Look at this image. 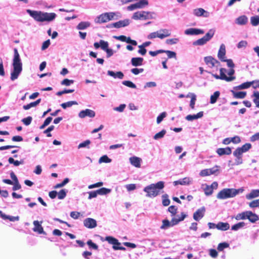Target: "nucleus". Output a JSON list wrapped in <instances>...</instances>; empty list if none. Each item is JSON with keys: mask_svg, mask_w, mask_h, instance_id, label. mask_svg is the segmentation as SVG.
I'll return each instance as SVG.
<instances>
[{"mask_svg": "<svg viewBox=\"0 0 259 259\" xmlns=\"http://www.w3.org/2000/svg\"><path fill=\"white\" fill-rule=\"evenodd\" d=\"M171 34L170 30L167 29H160L159 30L149 33L147 36V38L152 39L156 38H159L161 39H164L169 36Z\"/></svg>", "mask_w": 259, "mask_h": 259, "instance_id": "obj_6", "label": "nucleus"}, {"mask_svg": "<svg viewBox=\"0 0 259 259\" xmlns=\"http://www.w3.org/2000/svg\"><path fill=\"white\" fill-rule=\"evenodd\" d=\"M166 131L165 130H162L160 132L156 134L154 137L153 139L155 140H158L160 139H162L164 137V135L166 134Z\"/></svg>", "mask_w": 259, "mask_h": 259, "instance_id": "obj_44", "label": "nucleus"}, {"mask_svg": "<svg viewBox=\"0 0 259 259\" xmlns=\"http://www.w3.org/2000/svg\"><path fill=\"white\" fill-rule=\"evenodd\" d=\"M87 244L88 245L90 249H93L95 250H97L98 249V246L96 244L93 242L91 240H89L87 241Z\"/></svg>", "mask_w": 259, "mask_h": 259, "instance_id": "obj_60", "label": "nucleus"}, {"mask_svg": "<svg viewBox=\"0 0 259 259\" xmlns=\"http://www.w3.org/2000/svg\"><path fill=\"white\" fill-rule=\"evenodd\" d=\"M14 55L13 59V69L11 72V80L17 79L22 71V63L17 49H14Z\"/></svg>", "mask_w": 259, "mask_h": 259, "instance_id": "obj_1", "label": "nucleus"}, {"mask_svg": "<svg viewBox=\"0 0 259 259\" xmlns=\"http://www.w3.org/2000/svg\"><path fill=\"white\" fill-rule=\"evenodd\" d=\"M130 161L132 165L136 167H140L141 166V159L136 156H133L130 158Z\"/></svg>", "mask_w": 259, "mask_h": 259, "instance_id": "obj_26", "label": "nucleus"}, {"mask_svg": "<svg viewBox=\"0 0 259 259\" xmlns=\"http://www.w3.org/2000/svg\"><path fill=\"white\" fill-rule=\"evenodd\" d=\"M229 246V244L227 242H223L219 244L218 246V250L219 251H223L225 248H226Z\"/></svg>", "mask_w": 259, "mask_h": 259, "instance_id": "obj_55", "label": "nucleus"}, {"mask_svg": "<svg viewBox=\"0 0 259 259\" xmlns=\"http://www.w3.org/2000/svg\"><path fill=\"white\" fill-rule=\"evenodd\" d=\"M204 61L208 67L212 68L216 64H219V62L211 56H207L204 58Z\"/></svg>", "mask_w": 259, "mask_h": 259, "instance_id": "obj_19", "label": "nucleus"}, {"mask_svg": "<svg viewBox=\"0 0 259 259\" xmlns=\"http://www.w3.org/2000/svg\"><path fill=\"white\" fill-rule=\"evenodd\" d=\"M220 75L212 74V75L217 79L224 80L229 82L235 79V76H233L235 73L234 69H230L228 71L226 69L222 68L220 70Z\"/></svg>", "mask_w": 259, "mask_h": 259, "instance_id": "obj_5", "label": "nucleus"}, {"mask_svg": "<svg viewBox=\"0 0 259 259\" xmlns=\"http://www.w3.org/2000/svg\"><path fill=\"white\" fill-rule=\"evenodd\" d=\"M192 182V178L186 177L183 179H180L178 181H174L173 183L175 186H177L178 185H188L191 184Z\"/></svg>", "mask_w": 259, "mask_h": 259, "instance_id": "obj_18", "label": "nucleus"}, {"mask_svg": "<svg viewBox=\"0 0 259 259\" xmlns=\"http://www.w3.org/2000/svg\"><path fill=\"white\" fill-rule=\"evenodd\" d=\"M240 148L244 153H245L251 148V145L250 143H246Z\"/></svg>", "mask_w": 259, "mask_h": 259, "instance_id": "obj_62", "label": "nucleus"}, {"mask_svg": "<svg viewBox=\"0 0 259 259\" xmlns=\"http://www.w3.org/2000/svg\"><path fill=\"white\" fill-rule=\"evenodd\" d=\"M26 12L35 21L40 22L52 21L55 19L57 16L54 13H47L29 9L27 10Z\"/></svg>", "mask_w": 259, "mask_h": 259, "instance_id": "obj_2", "label": "nucleus"}, {"mask_svg": "<svg viewBox=\"0 0 259 259\" xmlns=\"http://www.w3.org/2000/svg\"><path fill=\"white\" fill-rule=\"evenodd\" d=\"M41 102V99H38L35 102H31L28 104L25 105L23 106L24 110H28L32 107H34L38 105Z\"/></svg>", "mask_w": 259, "mask_h": 259, "instance_id": "obj_33", "label": "nucleus"}, {"mask_svg": "<svg viewBox=\"0 0 259 259\" xmlns=\"http://www.w3.org/2000/svg\"><path fill=\"white\" fill-rule=\"evenodd\" d=\"M201 188L203 190L206 196L211 195L213 193L211 188L206 184H202Z\"/></svg>", "mask_w": 259, "mask_h": 259, "instance_id": "obj_29", "label": "nucleus"}, {"mask_svg": "<svg viewBox=\"0 0 259 259\" xmlns=\"http://www.w3.org/2000/svg\"><path fill=\"white\" fill-rule=\"evenodd\" d=\"M68 190L66 189H62L58 193H57L58 198L62 200L65 198L66 196Z\"/></svg>", "mask_w": 259, "mask_h": 259, "instance_id": "obj_46", "label": "nucleus"}, {"mask_svg": "<svg viewBox=\"0 0 259 259\" xmlns=\"http://www.w3.org/2000/svg\"><path fill=\"white\" fill-rule=\"evenodd\" d=\"M111 192V190L110 189H108L106 188H101L97 190V192L99 195H106L110 193Z\"/></svg>", "mask_w": 259, "mask_h": 259, "instance_id": "obj_40", "label": "nucleus"}, {"mask_svg": "<svg viewBox=\"0 0 259 259\" xmlns=\"http://www.w3.org/2000/svg\"><path fill=\"white\" fill-rule=\"evenodd\" d=\"M83 225L86 228L89 229L94 228L97 225V221L95 219L90 218L84 220Z\"/></svg>", "mask_w": 259, "mask_h": 259, "instance_id": "obj_14", "label": "nucleus"}, {"mask_svg": "<svg viewBox=\"0 0 259 259\" xmlns=\"http://www.w3.org/2000/svg\"><path fill=\"white\" fill-rule=\"evenodd\" d=\"M0 217L2 218L3 220H9L11 222H15L19 220V217H13L6 215L4 213L2 210H0Z\"/></svg>", "mask_w": 259, "mask_h": 259, "instance_id": "obj_24", "label": "nucleus"}, {"mask_svg": "<svg viewBox=\"0 0 259 259\" xmlns=\"http://www.w3.org/2000/svg\"><path fill=\"white\" fill-rule=\"evenodd\" d=\"M251 24L253 26H257L259 24V16H255L250 18Z\"/></svg>", "mask_w": 259, "mask_h": 259, "instance_id": "obj_49", "label": "nucleus"}, {"mask_svg": "<svg viewBox=\"0 0 259 259\" xmlns=\"http://www.w3.org/2000/svg\"><path fill=\"white\" fill-rule=\"evenodd\" d=\"M246 224L243 222H239L237 224H236L234 225H233L231 227L232 230L233 231H237L239 229L243 228L245 226Z\"/></svg>", "mask_w": 259, "mask_h": 259, "instance_id": "obj_45", "label": "nucleus"}, {"mask_svg": "<svg viewBox=\"0 0 259 259\" xmlns=\"http://www.w3.org/2000/svg\"><path fill=\"white\" fill-rule=\"evenodd\" d=\"M33 224L34 226L33 229L34 232H37L38 234H45L42 227L38 221H33Z\"/></svg>", "mask_w": 259, "mask_h": 259, "instance_id": "obj_21", "label": "nucleus"}, {"mask_svg": "<svg viewBox=\"0 0 259 259\" xmlns=\"http://www.w3.org/2000/svg\"><path fill=\"white\" fill-rule=\"evenodd\" d=\"M191 99L190 103V106L191 109H194L195 107V102L196 101V96L194 94H191Z\"/></svg>", "mask_w": 259, "mask_h": 259, "instance_id": "obj_56", "label": "nucleus"}, {"mask_svg": "<svg viewBox=\"0 0 259 259\" xmlns=\"http://www.w3.org/2000/svg\"><path fill=\"white\" fill-rule=\"evenodd\" d=\"M144 59L141 57L132 58L131 61V64L133 66H139L143 64Z\"/></svg>", "mask_w": 259, "mask_h": 259, "instance_id": "obj_27", "label": "nucleus"}, {"mask_svg": "<svg viewBox=\"0 0 259 259\" xmlns=\"http://www.w3.org/2000/svg\"><path fill=\"white\" fill-rule=\"evenodd\" d=\"M259 196V190H252L251 192L246 195V198L247 199H251Z\"/></svg>", "mask_w": 259, "mask_h": 259, "instance_id": "obj_37", "label": "nucleus"}, {"mask_svg": "<svg viewBox=\"0 0 259 259\" xmlns=\"http://www.w3.org/2000/svg\"><path fill=\"white\" fill-rule=\"evenodd\" d=\"M226 55V47L224 44H222L218 52V57L222 61H224Z\"/></svg>", "mask_w": 259, "mask_h": 259, "instance_id": "obj_20", "label": "nucleus"}, {"mask_svg": "<svg viewBox=\"0 0 259 259\" xmlns=\"http://www.w3.org/2000/svg\"><path fill=\"white\" fill-rule=\"evenodd\" d=\"M247 17L245 15H243L236 19V23L239 25H245L247 23Z\"/></svg>", "mask_w": 259, "mask_h": 259, "instance_id": "obj_36", "label": "nucleus"}, {"mask_svg": "<svg viewBox=\"0 0 259 259\" xmlns=\"http://www.w3.org/2000/svg\"><path fill=\"white\" fill-rule=\"evenodd\" d=\"M166 116V113L165 112H162L157 117L156 122L158 124H159Z\"/></svg>", "mask_w": 259, "mask_h": 259, "instance_id": "obj_61", "label": "nucleus"}, {"mask_svg": "<svg viewBox=\"0 0 259 259\" xmlns=\"http://www.w3.org/2000/svg\"><path fill=\"white\" fill-rule=\"evenodd\" d=\"M146 14H147V11H138L134 13L132 19L134 20H146Z\"/></svg>", "mask_w": 259, "mask_h": 259, "instance_id": "obj_17", "label": "nucleus"}, {"mask_svg": "<svg viewBox=\"0 0 259 259\" xmlns=\"http://www.w3.org/2000/svg\"><path fill=\"white\" fill-rule=\"evenodd\" d=\"M135 4L137 9H142L148 5V1L147 0H139Z\"/></svg>", "mask_w": 259, "mask_h": 259, "instance_id": "obj_39", "label": "nucleus"}, {"mask_svg": "<svg viewBox=\"0 0 259 259\" xmlns=\"http://www.w3.org/2000/svg\"><path fill=\"white\" fill-rule=\"evenodd\" d=\"M122 83L127 87H129L130 88H132V89H136V85L133 82H132L131 81H129V80H124V81H123L122 82Z\"/></svg>", "mask_w": 259, "mask_h": 259, "instance_id": "obj_51", "label": "nucleus"}, {"mask_svg": "<svg viewBox=\"0 0 259 259\" xmlns=\"http://www.w3.org/2000/svg\"><path fill=\"white\" fill-rule=\"evenodd\" d=\"M91 23L88 21H82L80 22L77 26L76 28L78 30H84L88 27H90Z\"/></svg>", "mask_w": 259, "mask_h": 259, "instance_id": "obj_34", "label": "nucleus"}, {"mask_svg": "<svg viewBox=\"0 0 259 259\" xmlns=\"http://www.w3.org/2000/svg\"><path fill=\"white\" fill-rule=\"evenodd\" d=\"M162 204L164 206L169 205L170 203V200L168 198V195L166 194H163L162 196Z\"/></svg>", "mask_w": 259, "mask_h": 259, "instance_id": "obj_47", "label": "nucleus"}, {"mask_svg": "<svg viewBox=\"0 0 259 259\" xmlns=\"http://www.w3.org/2000/svg\"><path fill=\"white\" fill-rule=\"evenodd\" d=\"M205 208L204 206L198 209L193 213V219L196 221L200 220L204 215Z\"/></svg>", "mask_w": 259, "mask_h": 259, "instance_id": "obj_12", "label": "nucleus"}, {"mask_svg": "<svg viewBox=\"0 0 259 259\" xmlns=\"http://www.w3.org/2000/svg\"><path fill=\"white\" fill-rule=\"evenodd\" d=\"M105 240L108 241L109 244H112L113 249L115 250H125V248L122 246H120L121 243L119 242L118 240L111 236H107L105 238Z\"/></svg>", "mask_w": 259, "mask_h": 259, "instance_id": "obj_9", "label": "nucleus"}, {"mask_svg": "<svg viewBox=\"0 0 259 259\" xmlns=\"http://www.w3.org/2000/svg\"><path fill=\"white\" fill-rule=\"evenodd\" d=\"M179 224V221L175 219H171V221L167 219H164L162 221V225L160 227L161 230H167L170 227H172L175 225Z\"/></svg>", "mask_w": 259, "mask_h": 259, "instance_id": "obj_10", "label": "nucleus"}, {"mask_svg": "<svg viewBox=\"0 0 259 259\" xmlns=\"http://www.w3.org/2000/svg\"><path fill=\"white\" fill-rule=\"evenodd\" d=\"M249 211H243L241 213H238L235 217L236 220L247 219Z\"/></svg>", "mask_w": 259, "mask_h": 259, "instance_id": "obj_35", "label": "nucleus"}, {"mask_svg": "<svg viewBox=\"0 0 259 259\" xmlns=\"http://www.w3.org/2000/svg\"><path fill=\"white\" fill-rule=\"evenodd\" d=\"M114 16L115 13L113 12L105 13L98 16L95 22L98 23H105L112 20Z\"/></svg>", "mask_w": 259, "mask_h": 259, "instance_id": "obj_8", "label": "nucleus"}, {"mask_svg": "<svg viewBox=\"0 0 259 259\" xmlns=\"http://www.w3.org/2000/svg\"><path fill=\"white\" fill-rule=\"evenodd\" d=\"M252 97L253 98V102L255 104L256 107L259 108V92H254Z\"/></svg>", "mask_w": 259, "mask_h": 259, "instance_id": "obj_41", "label": "nucleus"}, {"mask_svg": "<svg viewBox=\"0 0 259 259\" xmlns=\"http://www.w3.org/2000/svg\"><path fill=\"white\" fill-rule=\"evenodd\" d=\"M112 160L109 158L107 155H103L101 157L99 160V163H110L111 162Z\"/></svg>", "mask_w": 259, "mask_h": 259, "instance_id": "obj_50", "label": "nucleus"}, {"mask_svg": "<svg viewBox=\"0 0 259 259\" xmlns=\"http://www.w3.org/2000/svg\"><path fill=\"white\" fill-rule=\"evenodd\" d=\"M243 188L238 189L234 188H224L217 194V197L219 199H226L230 198H233L244 191Z\"/></svg>", "mask_w": 259, "mask_h": 259, "instance_id": "obj_4", "label": "nucleus"}, {"mask_svg": "<svg viewBox=\"0 0 259 259\" xmlns=\"http://www.w3.org/2000/svg\"><path fill=\"white\" fill-rule=\"evenodd\" d=\"M164 187V183L163 181H159L155 184H151L146 186L143 191L146 193V197L154 198L160 194V190Z\"/></svg>", "mask_w": 259, "mask_h": 259, "instance_id": "obj_3", "label": "nucleus"}, {"mask_svg": "<svg viewBox=\"0 0 259 259\" xmlns=\"http://www.w3.org/2000/svg\"><path fill=\"white\" fill-rule=\"evenodd\" d=\"M185 34L188 35H196L200 34H203L204 31L202 29L190 28L185 30Z\"/></svg>", "mask_w": 259, "mask_h": 259, "instance_id": "obj_13", "label": "nucleus"}, {"mask_svg": "<svg viewBox=\"0 0 259 259\" xmlns=\"http://www.w3.org/2000/svg\"><path fill=\"white\" fill-rule=\"evenodd\" d=\"M107 75L113 77L114 78L122 79L124 77L123 73L121 71H118L114 72L111 70H108L107 71Z\"/></svg>", "mask_w": 259, "mask_h": 259, "instance_id": "obj_28", "label": "nucleus"}, {"mask_svg": "<svg viewBox=\"0 0 259 259\" xmlns=\"http://www.w3.org/2000/svg\"><path fill=\"white\" fill-rule=\"evenodd\" d=\"M248 216L247 219L252 223H254L259 220L258 216L251 211H249Z\"/></svg>", "mask_w": 259, "mask_h": 259, "instance_id": "obj_31", "label": "nucleus"}, {"mask_svg": "<svg viewBox=\"0 0 259 259\" xmlns=\"http://www.w3.org/2000/svg\"><path fill=\"white\" fill-rule=\"evenodd\" d=\"M69 182V179L68 178H65L62 183L57 184L56 185L54 188L55 189H58L59 188H61L66 185Z\"/></svg>", "mask_w": 259, "mask_h": 259, "instance_id": "obj_53", "label": "nucleus"}, {"mask_svg": "<svg viewBox=\"0 0 259 259\" xmlns=\"http://www.w3.org/2000/svg\"><path fill=\"white\" fill-rule=\"evenodd\" d=\"M243 153H244V152L242 151V150L240 149V147H238L233 152V155L235 157H242Z\"/></svg>", "mask_w": 259, "mask_h": 259, "instance_id": "obj_59", "label": "nucleus"}, {"mask_svg": "<svg viewBox=\"0 0 259 259\" xmlns=\"http://www.w3.org/2000/svg\"><path fill=\"white\" fill-rule=\"evenodd\" d=\"M91 144V141L89 140H87L85 141L80 143L78 145V149H80L82 148H89V146Z\"/></svg>", "mask_w": 259, "mask_h": 259, "instance_id": "obj_58", "label": "nucleus"}, {"mask_svg": "<svg viewBox=\"0 0 259 259\" xmlns=\"http://www.w3.org/2000/svg\"><path fill=\"white\" fill-rule=\"evenodd\" d=\"M193 14L197 17L203 16L207 18L209 16L210 14L208 12L205 11L202 8H197L193 10Z\"/></svg>", "mask_w": 259, "mask_h": 259, "instance_id": "obj_16", "label": "nucleus"}, {"mask_svg": "<svg viewBox=\"0 0 259 259\" xmlns=\"http://www.w3.org/2000/svg\"><path fill=\"white\" fill-rule=\"evenodd\" d=\"M168 210L171 213V216L175 217L177 214V208L174 205H171L168 207Z\"/></svg>", "mask_w": 259, "mask_h": 259, "instance_id": "obj_57", "label": "nucleus"}, {"mask_svg": "<svg viewBox=\"0 0 259 259\" xmlns=\"http://www.w3.org/2000/svg\"><path fill=\"white\" fill-rule=\"evenodd\" d=\"M187 217V214L184 212H181L180 216L179 215H176L175 217H173L172 219L176 220L177 221H179V223L180 222L183 221Z\"/></svg>", "mask_w": 259, "mask_h": 259, "instance_id": "obj_48", "label": "nucleus"}, {"mask_svg": "<svg viewBox=\"0 0 259 259\" xmlns=\"http://www.w3.org/2000/svg\"><path fill=\"white\" fill-rule=\"evenodd\" d=\"M131 71L132 73L135 75H138L141 73H142L144 71L143 68H134L131 70Z\"/></svg>", "mask_w": 259, "mask_h": 259, "instance_id": "obj_64", "label": "nucleus"}, {"mask_svg": "<svg viewBox=\"0 0 259 259\" xmlns=\"http://www.w3.org/2000/svg\"><path fill=\"white\" fill-rule=\"evenodd\" d=\"M130 23V20L129 19H124L123 20H120L117 22L113 24V25L115 28H120L122 27H125L128 25Z\"/></svg>", "mask_w": 259, "mask_h": 259, "instance_id": "obj_23", "label": "nucleus"}, {"mask_svg": "<svg viewBox=\"0 0 259 259\" xmlns=\"http://www.w3.org/2000/svg\"><path fill=\"white\" fill-rule=\"evenodd\" d=\"M114 38L117 40H120L123 42H126L134 46H136L138 44L136 40H133L130 37H126L124 35L114 36Z\"/></svg>", "mask_w": 259, "mask_h": 259, "instance_id": "obj_15", "label": "nucleus"}, {"mask_svg": "<svg viewBox=\"0 0 259 259\" xmlns=\"http://www.w3.org/2000/svg\"><path fill=\"white\" fill-rule=\"evenodd\" d=\"M125 107L126 105L124 104H120L118 107H114L113 110L117 112H122L124 111Z\"/></svg>", "mask_w": 259, "mask_h": 259, "instance_id": "obj_63", "label": "nucleus"}, {"mask_svg": "<svg viewBox=\"0 0 259 259\" xmlns=\"http://www.w3.org/2000/svg\"><path fill=\"white\" fill-rule=\"evenodd\" d=\"M95 112L89 109H86L85 110H81L78 113V116L80 118H84L86 117L93 118L95 116Z\"/></svg>", "mask_w": 259, "mask_h": 259, "instance_id": "obj_11", "label": "nucleus"}, {"mask_svg": "<svg viewBox=\"0 0 259 259\" xmlns=\"http://www.w3.org/2000/svg\"><path fill=\"white\" fill-rule=\"evenodd\" d=\"M100 48L102 50L105 51L109 47V44L107 41H106L104 40H100Z\"/></svg>", "mask_w": 259, "mask_h": 259, "instance_id": "obj_54", "label": "nucleus"}, {"mask_svg": "<svg viewBox=\"0 0 259 259\" xmlns=\"http://www.w3.org/2000/svg\"><path fill=\"white\" fill-rule=\"evenodd\" d=\"M77 104H78V103H77V102L76 101H68V102H65V103H62L61 104V106L63 109H66V108H67L68 107H71L73 105H77Z\"/></svg>", "mask_w": 259, "mask_h": 259, "instance_id": "obj_42", "label": "nucleus"}, {"mask_svg": "<svg viewBox=\"0 0 259 259\" xmlns=\"http://www.w3.org/2000/svg\"><path fill=\"white\" fill-rule=\"evenodd\" d=\"M255 82V81H252L250 82H244L238 86L235 87L236 89L238 90H243L249 88L251 85H253V83Z\"/></svg>", "mask_w": 259, "mask_h": 259, "instance_id": "obj_30", "label": "nucleus"}, {"mask_svg": "<svg viewBox=\"0 0 259 259\" xmlns=\"http://www.w3.org/2000/svg\"><path fill=\"white\" fill-rule=\"evenodd\" d=\"M217 153L220 156H222L223 155H230L232 153L231 148L227 147L225 148H218L217 150Z\"/></svg>", "mask_w": 259, "mask_h": 259, "instance_id": "obj_22", "label": "nucleus"}, {"mask_svg": "<svg viewBox=\"0 0 259 259\" xmlns=\"http://www.w3.org/2000/svg\"><path fill=\"white\" fill-rule=\"evenodd\" d=\"M229 228L230 225L228 223L219 222L217 226V229L222 231L228 230Z\"/></svg>", "mask_w": 259, "mask_h": 259, "instance_id": "obj_32", "label": "nucleus"}, {"mask_svg": "<svg viewBox=\"0 0 259 259\" xmlns=\"http://www.w3.org/2000/svg\"><path fill=\"white\" fill-rule=\"evenodd\" d=\"M231 92L233 93L234 97L237 99H243L246 95V93L245 92H236L233 91H232Z\"/></svg>", "mask_w": 259, "mask_h": 259, "instance_id": "obj_38", "label": "nucleus"}, {"mask_svg": "<svg viewBox=\"0 0 259 259\" xmlns=\"http://www.w3.org/2000/svg\"><path fill=\"white\" fill-rule=\"evenodd\" d=\"M215 33V30L210 29L208 32L201 38L198 39L193 42L194 46H202L205 45L207 41L210 40L213 36Z\"/></svg>", "mask_w": 259, "mask_h": 259, "instance_id": "obj_7", "label": "nucleus"}, {"mask_svg": "<svg viewBox=\"0 0 259 259\" xmlns=\"http://www.w3.org/2000/svg\"><path fill=\"white\" fill-rule=\"evenodd\" d=\"M203 116V112L200 111L196 114H189L186 116L185 119L188 121H193L201 118Z\"/></svg>", "mask_w": 259, "mask_h": 259, "instance_id": "obj_25", "label": "nucleus"}, {"mask_svg": "<svg viewBox=\"0 0 259 259\" xmlns=\"http://www.w3.org/2000/svg\"><path fill=\"white\" fill-rule=\"evenodd\" d=\"M220 95V92H219V91L215 92L213 93V94L210 96V103L211 104L215 103L217 102Z\"/></svg>", "mask_w": 259, "mask_h": 259, "instance_id": "obj_43", "label": "nucleus"}, {"mask_svg": "<svg viewBox=\"0 0 259 259\" xmlns=\"http://www.w3.org/2000/svg\"><path fill=\"white\" fill-rule=\"evenodd\" d=\"M179 41V39L178 38H172L166 39L165 42L167 45H173L177 44Z\"/></svg>", "mask_w": 259, "mask_h": 259, "instance_id": "obj_52", "label": "nucleus"}]
</instances>
